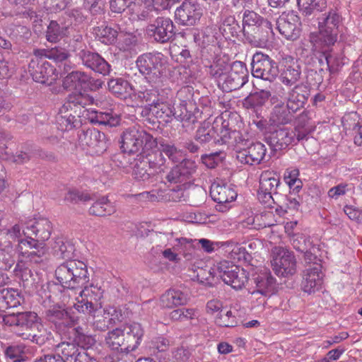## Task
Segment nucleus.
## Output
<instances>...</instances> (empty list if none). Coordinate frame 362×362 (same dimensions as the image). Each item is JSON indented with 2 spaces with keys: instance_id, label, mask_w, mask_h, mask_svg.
<instances>
[{
  "instance_id": "25",
  "label": "nucleus",
  "mask_w": 362,
  "mask_h": 362,
  "mask_svg": "<svg viewBox=\"0 0 362 362\" xmlns=\"http://www.w3.org/2000/svg\"><path fill=\"white\" fill-rule=\"evenodd\" d=\"M125 348L122 351L129 353L135 351L140 345L144 331L141 324L137 322L125 324L122 326Z\"/></svg>"
},
{
  "instance_id": "7",
  "label": "nucleus",
  "mask_w": 362,
  "mask_h": 362,
  "mask_svg": "<svg viewBox=\"0 0 362 362\" xmlns=\"http://www.w3.org/2000/svg\"><path fill=\"white\" fill-rule=\"evenodd\" d=\"M121 149L128 154L143 153L146 149L155 148L158 146L156 139L143 129L131 127L121 136Z\"/></svg>"
},
{
  "instance_id": "64",
  "label": "nucleus",
  "mask_w": 362,
  "mask_h": 362,
  "mask_svg": "<svg viewBox=\"0 0 362 362\" xmlns=\"http://www.w3.org/2000/svg\"><path fill=\"white\" fill-rule=\"evenodd\" d=\"M185 185H177L175 187L170 189L165 195V199L170 202H186V191L184 188Z\"/></svg>"
},
{
  "instance_id": "40",
  "label": "nucleus",
  "mask_w": 362,
  "mask_h": 362,
  "mask_svg": "<svg viewBox=\"0 0 362 362\" xmlns=\"http://www.w3.org/2000/svg\"><path fill=\"white\" fill-rule=\"evenodd\" d=\"M219 30L226 40H232L233 38H238L243 32V26L240 25L234 16H229L223 20Z\"/></svg>"
},
{
  "instance_id": "1",
  "label": "nucleus",
  "mask_w": 362,
  "mask_h": 362,
  "mask_svg": "<svg viewBox=\"0 0 362 362\" xmlns=\"http://www.w3.org/2000/svg\"><path fill=\"white\" fill-rule=\"evenodd\" d=\"M51 229V223L46 218H34L26 222L23 233L28 238L19 240L16 248L18 259L14 272L17 276H22V273L27 270L30 272L27 264L40 262L46 252L44 243H40L29 236L34 235L40 240L45 241L50 237Z\"/></svg>"
},
{
  "instance_id": "5",
  "label": "nucleus",
  "mask_w": 362,
  "mask_h": 362,
  "mask_svg": "<svg viewBox=\"0 0 362 362\" xmlns=\"http://www.w3.org/2000/svg\"><path fill=\"white\" fill-rule=\"evenodd\" d=\"M90 75L82 71L69 72V105H80L84 107L88 105H100V99L87 93Z\"/></svg>"
},
{
  "instance_id": "15",
  "label": "nucleus",
  "mask_w": 362,
  "mask_h": 362,
  "mask_svg": "<svg viewBox=\"0 0 362 362\" xmlns=\"http://www.w3.org/2000/svg\"><path fill=\"white\" fill-rule=\"evenodd\" d=\"M248 81V71L246 64L240 61H235L230 65L222 81V89L231 92L242 88Z\"/></svg>"
},
{
  "instance_id": "37",
  "label": "nucleus",
  "mask_w": 362,
  "mask_h": 362,
  "mask_svg": "<svg viewBox=\"0 0 362 362\" xmlns=\"http://www.w3.org/2000/svg\"><path fill=\"white\" fill-rule=\"evenodd\" d=\"M5 239L6 237L0 235V269H9L15 263V250L10 242Z\"/></svg>"
},
{
  "instance_id": "39",
  "label": "nucleus",
  "mask_w": 362,
  "mask_h": 362,
  "mask_svg": "<svg viewBox=\"0 0 362 362\" xmlns=\"http://www.w3.org/2000/svg\"><path fill=\"white\" fill-rule=\"evenodd\" d=\"M107 86L110 91L122 100H125L129 97L132 91V85L122 78L110 79Z\"/></svg>"
},
{
  "instance_id": "46",
  "label": "nucleus",
  "mask_w": 362,
  "mask_h": 362,
  "mask_svg": "<svg viewBox=\"0 0 362 362\" xmlns=\"http://www.w3.org/2000/svg\"><path fill=\"white\" fill-rule=\"evenodd\" d=\"M229 70V64L223 59H218L209 66H206V72L218 80V86H222L223 78Z\"/></svg>"
},
{
  "instance_id": "51",
  "label": "nucleus",
  "mask_w": 362,
  "mask_h": 362,
  "mask_svg": "<svg viewBox=\"0 0 362 362\" xmlns=\"http://www.w3.org/2000/svg\"><path fill=\"white\" fill-rule=\"evenodd\" d=\"M290 243L296 251L301 253L307 251L314 245L308 235L301 233L291 234L290 235Z\"/></svg>"
},
{
  "instance_id": "18",
  "label": "nucleus",
  "mask_w": 362,
  "mask_h": 362,
  "mask_svg": "<svg viewBox=\"0 0 362 362\" xmlns=\"http://www.w3.org/2000/svg\"><path fill=\"white\" fill-rule=\"evenodd\" d=\"M280 185V178L277 175L270 171L262 173L257 192L259 202L271 205L274 202L273 195L278 194V188Z\"/></svg>"
},
{
  "instance_id": "61",
  "label": "nucleus",
  "mask_w": 362,
  "mask_h": 362,
  "mask_svg": "<svg viewBox=\"0 0 362 362\" xmlns=\"http://www.w3.org/2000/svg\"><path fill=\"white\" fill-rule=\"evenodd\" d=\"M224 157L222 156L221 151L211 153L209 154H203L201 156L202 163L208 168L214 169L222 163Z\"/></svg>"
},
{
  "instance_id": "52",
  "label": "nucleus",
  "mask_w": 362,
  "mask_h": 362,
  "mask_svg": "<svg viewBox=\"0 0 362 362\" xmlns=\"http://www.w3.org/2000/svg\"><path fill=\"white\" fill-rule=\"evenodd\" d=\"M267 19L253 11L245 10L243 16V33H246L250 29L256 27V25L262 23L263 21Z\"/></svg>"
},
{
  "instance_id": "16",
  "label": "nucleus",
  "mask_w": 362,
  "mask_h": 362,
  "mask_svg": "<svg viewBox=\"0 0 362 362\" xmlns=\"http://www.w3.org/2000/svg\"><path fill=\"white\" fill-rule=\"evenodd\" d=\"M197 164L191 159H184L161 177L165 185H183L189 180L196 173Z\"/></svg>"
},
{
  "instance_id": "30",
  "label": "nucleus",
  "mask_w": 362,
  "mask_h": 362,
  "mask_svg": "<svg viewBox=\"0 0 362 362\" xmlns=\"http://www.w3.org/2000/svg\"><path fill=\"white\" fill-rule=\"evenodd\" d=\"M145 161H146L150 171L153 172L156 175H158L165 172L168 168L166 159L159 150L151 148L146 149L143 153H140Z\"/></svg>"
},
{
  "instance_id": "26",
  "label": "nucleus",
  "mask_w": 362,
  "mask_h": 362,
  "mask_svg": "<svg viewBox=\"0 0 362 362\" xmlns=\"http://www.w3.org/2000/svg\"><path fill=\"white\" fill-rule=\"evenodd\" d=\"M267 148L262 143L257 141L252 143L246 148L239 151L237 159L242 163L247 165H257L264 158Z\"/></svg>"
},
{
  "instance_id": "11",
  "label": "nucleus",
  "mask_w": 362,
  "mask_h": 362,
  "mask_svg": "<svg viewBox=\"0 0 362 362\" xmlns=\"http://www.w3.org/2000/svg\"><path fill=\"white\" fill-rule=\"evenodd\" d=\"M251 66L254 77L269 83L274 82L279 74L277 62L262 52H256L253 54Z\"/></svg>"
},
{
  "instance_id": "50",
  "label": "nucleus",
  "mask_w": 362,
  "mask_h": 362,
  "mask_svg": "<svg viewBox=\"0 0 362 362\" xmlns=\"http://www.w3.org/2000/svg\"><path fill=\"white\" fill-rule=\"evenodd\" d=\"M69 292L76 294V290L81 289L88 281L87 267L86 270H74L69 273Z\"/></svg>"
},
{
  "instance_id": "10",
  "label": "nucleus",
  "mask_w": 362,
  "mask_h": 362,
  "mask_svg": "<svg viewBox=\"0 0 362 362\" xmlns=\"http://www.w3.org/2000/svg\"><path fill=\"white\" fill-rule=\"evenodd\" d=\"M88 201H93L88 209L90 215L105 216L114 214L116 211L115 206L107 196L96 197L95 194L91 195L78 189L69 190V202L77 204L86 203Z\"/></svg>"
},
{
  "instance_id": "20",
  "label": "nucleus",
  "mask_w": 362,
  "mask_h": 362,
  "mask_svg": "<svg viewBox=\"0 0 362 362\" xmlns=\"http://www.w3.org/2000/svg\"><path fill=\"white\" fill-rule=\"evenodd\" d=\"M192 90L189 86L181 88L177 93V97L181 101L180 103L173 107V118L182 122L184 127H187L190 124H194L197 122L196 117L187 110V100H189L192 97Z\"/></svg>"
},
{
  "instance_id": "24",
  "label": "nucleus",
  "mask_w": 362,
  "mask_h": 362,
  "mask_svg": "<svg viewBox=\"0 0 362 362\" xmlns=\"http://www.w3.org/2000/svg\"><path fill=\"white\" fill-rule=\"evenodd\" d=\"M301 65L294 57L287 55L282 58L280 80L286 86H292L300 78Z\"/></svg>"
},
{
  "instance_id": "12",
  "label": "nucleus",
  "mask_w": 362,
  "mask_h": 362,
  "mask_svg": "<svg viewBox=\"0 0 362 362\" xmlns=\"http://www.w3.org/2000/svg\"><path fill=\"white\" fill-rule=\"evenodd\" d=\"M214 272L225 284L230 285L235 290L241 289L247 281L245 271L227 260L218 262L216 265V272Z\"/></svg>"
},
{
  "instance_id": "29",
  "label": "nucleus",
  "mask_w": 362,
  "mask_h": 362,
  "mask_svg": "<svg viewBox=\"0 0 362 362\" xmlns=\"http://www.w3.org/2000/svg\"><path fill=\"white\" fill-rule=\"evenodd\" d=\"M81 54V60L85 66L103 76L110 74V64L98 53L89 51Z\"/></svg>"
},
{
  "instance_id": "36",
  "label": "nucleus",
  "mask_w": 362,
  "mask_h": 362,
  "mask_svg": "<svg viewBox=\"0 0 362 362\" xmlns=\"http://www.w3.org/2000/svg\"><path fill=\"white\" fill-rule=\"evenodd\" d=\"M271 97V93L269 90H261L252 93L245 98L242 102L244 108L253 110L254 112H258V109L262 107L268 101Z\"/></svg>"
},
{
  "instance_id": "49",
  "label": "nucleus",
  "mask_w": 362,
  "mask_h": 362,
  "mask_svg": "<svg viewBox=\"0 0 362 362\" xmlns=\"http://www.w3.org/2000/svg\"><path fill=\"white\" fill-rule=\"evenodd\" d=\"M300 11L305 16H310L314 11H322L327 7L326 0H297Z\"/></svg>"
},
{
  "instance_id": "42",
  "label": "nucleus",
  "mask_w": 362,
  "mask_h": 362,
  "mask_svg": "<svg viewBox=\"0 0 362 362\" xmlns=\"http://www.w3.org/2000/svg\"><path fill=\"white\" fill-rule=\"evenodd\" d=\"M21 296L13 288L0 289V311L9 308H16L21 304Z\"/></svg>"
},
{
  "instance_id": "22",
  "label": "nucleus",
  "mask_w": 362,
  "mask_h": 362,
  "mask_svg": "<svg viewBox=\"0 0 362 362\" xmlns=\"http://www.w3.org/2000/svg\"><path fill=\"white\" fill-rule=\"evenodd\" d=\"M213 124L216 144H238L245 141L240 132L229 127L228 121H221V119L219 121L216 119Z\"/></svg>"
},
{
  "instance_id": "57",
  "label": "nucleus",
  "mask_w": 362,
  "mask_h": 362,
  "mask_svg": "<svg viewBox=\"0 0 362 362\" xmlns=\"http://www.w3.org/2000/svg\"><path fill=\"white\" fill-rule=\"evenodd\" d=\"M206 192L202 187H192L186 191V202L194 206H199L204 202Z\"/></svg>"
},
{
  "instance_id": "6",
  "label": "nucleus",
  "mask_w": 362,
  "mask_h": 362,
  "mask_svg": "<svg viewBox=\"0 0 362 362\" xmlns=\"http://www.w3.org/2000/svg\"><path fill=\"white\" fill-rule=\"evenodd\" d=\"M87 325H81L69 330V362H98L91 358L86 352V349L94 344L95 339L88 334Z\"/></svg>"
},
{
  "instance_id": "4",
  "label": "nucleus",
  "mask_w": 362,
  "mask_h": 362,
  "mask_svg": "<svg viewBox=\"0 0 362 362\" xmlns=\"http://www.w3.org/2000/svg\"><path fill=\"white\" fill-rule=\"evenodd\" d=\"M343 18L337 8H330L322 14L318 22V32L311 33L308 36L309 42L315 49L331 47L343 33Z\"/></svg>"
},
{
  "instance_id": "43",
  "label": "nucleus",
  "mask_w": 362,
  "mask_h": 362,
  "mask_svg": "<svg viewBox=\"0 0 362 362\" xmlns=\"http://www.w3.org/2000/svg\"><path fill=\"white\" fill-rule=\"evenodd\" d=\"M163 92L157 88H146L138 91L135 96L140 102L146 103L145 105L153 107L164 97Z\"/></svg>"
},
{
  "instance_id": "63",
  "label": "nucleus",
  "mask_w": 362,
  "mask_h": 362,
  "mask_svg": "<svg viewBox=\"0 0 362 362\" xmlns=\"http://www.w3.org/2000/svg\"><path fill=\"white\" fill-rule=\"evenodd\" d=\"M64 35V31L56 21H51L47 27L46 38L50 42H57Z\"/></svg>"
},
{
  "instance_id": "8",
  "label": "nucleus",
  "mask_w": 362,
  "mask_h": 362,
  "mask_svg": "<svg viewBox=\"0 0 362 362\" xmlns=\"http://www.w3.org/2000/svg\"><path fill=\"white\" fill-rule=\"evenodd\" d=\"M70 131L71 136H77V145L83 150L89 148L94 153L102 154L108 147L109 140L106 135L97 129L81 127L79 129L69 128Z\"/></svg>"
},
{
  "instance_id": "54",
  "label": "nucleus",
  "mask_w": 362,
  "mask_h": 362,
  "mask_svg": "<svg viewBox=\"0 0 362 362\" xmlns=\"http://www.w3.org/2000/svg\"><path fill=\"white\" fill-rule=\"evenodd\" d=\"M324 62V67L327 72H329V75L337 73L344 65L343 58L339 54L325 52Z\"/></svg>"
},
{
  "instance_id": "3",
  "label": "nucleus",
  "mask_w": 362,
  "mask_h": 362,
  "mask_svg": "<svg viewBox=\"0 0 362 362\" xmlns=\"http://www.w3.org/2000/svg\"><path fill=\"white\" fill-rule=\"evenodd\" d=\"M315 128L310 124L306 114H301L293 129L282 127L266 137V143L274 151L286 149L290 145H297L307 141Z\"/></svg>"
},
{
  "instance_id": "53",
  "label": "nucleus",
  "mask_w": 362,
  "mask_h": 362,
  "mask_svg": "<svg viewBox=\"0 0 362 362\" xmlns=\"http://www.w3.org/2000/svg\"><path fill=\"white\" fill-rule=\"evenodd\" d=\"M327 74V69L324 66L307 68L306 82L311 86L318 87L323 82L324 77Z\"/></svg>"
},
{
  "instance_id": "58",
  "label": "nucleus",
  "mask_w": 362,
  "mask_h": 362,
  "mask_svg": "<svg viewBox=\"0 0 362 362\" xmlns=\"http://www.w3.org/2000/svg\"><path fill=\"white\" fill-rule=\"evenodd\" d=\"M7 146H0V158L4 160H9L16 163H24L30 159L28 153L20 152L16 155L12 154L8 151Z\"/></svg>"
},
{
  "instance_id": "9",
  "label": "nucleus",
  "mask_w": 362,
  "mask_h": 362,
  "mask_svg": "<svg viewBox=\"0 0 362 362\" xmlns=\"http://www.w3.org/2000/svg\"><path fill=\"white\" fill-rule=\"evenodd\" d=\"M167 57L158 52H146L139 55L136 61L139 72L149 81H157L163 74Z\"/></svg>"
},
{
  "instance_id": "23",
  "label": "nucleus",
  "mask_w": 362,
  "mask_h": 362,
  "mask_svg": "<svg viewBox=\"0 0 362 362\" xmlns=\"http://www.w3.org/2000/svg\"><path fill=\"white\" fill-rule=\"evenodd\" d=\"M40 62L33 59L29 64V71L35 81L40 83L51 84L58 79L56 69L47 62Z\"/></svg>"
},
{
  "instance_id": "56",
  "label": "nucleus",
  "mask_w": 362,
  "mask_h": 362,
  "mask_svg": "<svg viewBox=\"0 0 362 362\" xmlns=\"http://www.w3.org/2000/svg\"><path fill=\"white\" fill-rule=\"evenodd\" d=\"M252 124H255L257 129L264 134V141H266V137L269 136L272 132L276 131L277 129H275L274 125L270 122V117L267 120L263 116H262L261 113L259 112H256L255 117L252 119Z\"/></svg>"
},
{
  "instance_id": "27",
  "label": "nucleus",
  "mask_w": 362,
  "mask_h": 362,
  "mask_svg": "<svg viewBox=\"0 0 362 362\" xmlns=\"http://www.w3.org/2000/svg\"><path fill=\"white\" fill-rule=\"evenodd\" d=\"M273 35L272 24L268 20L243 33L245 40L256 47L267 42Z\"/></svg>"
},
{
  "instance_id": "28",
  "label": "nucleus",
  "mask_w": 362,
  "mask_h": 362,
  "mask_svg": "<svg viewBox=\"0 0 362 362\" xmlns=\"http://www.w3.org/2000/svg\"><path fill=\"white\" fill-rule=\"evenodd\" d=\"M322 284V265L308 267L303 272L302 290L308 293L318 291Z\"/></svg>"
},
{
  "instance_id": "13",
  "label": "nucleus",
  "mask_w": 362,
  "mask_h": 362,
  "mask_svg": "<svg viewBox=\"0 0 362 362\" xmlns=\"http://www.w3.org/2000/svg\"><path fill=\"white\" fill-rule=\"evenodd\" d=\"M173 21L163 16L156 18L146 27L147 35L154 41L160 44L168 43L174 40L175 32Z\"/></svg>"
},
{
  "instance_id": "44",
  "label": "nucleus",
  "mask_w": 362,
  "mask_h": 362,
  "mask_svg": "<svg viewBox=\"0 0 362 362\" xmlns=\"http://www.w3.org/2000/svg\"><path fill=\"white\" fill-rule=\"evenodd\" d=\"M330 47H323L320 49H315L313 45H311V49L309 54L304 57V63L308 68H318L325 66V54L329 51Z\"/></svg>"
},
{
  "instance_id": "34",
  "label": "nucleus",
  "mask_w": 362,
  "mask_h": 362,
  "mask_svg": "<svg viewBox=\"0 0 362 362\" xmlns=\"http://www.w3.org/2000/svg\"><path fill=\"white\" fill-rule=\"evenodd\" d=\"M188 295L176 288H170L166 291L160 298V304L163 308H172L187 304Z\"/></svg>"
},
{
  "instance_id": "48",
  "label": "nucleus",
  "mask_w": 362,
  "mask_h": 362,
  "mask_svg": "<svg viewBox=\"0 0 362 362\" xmlns=\"http://www.w3.org/2000/svg\"><path fill=\"white\" fill-rule=\"evenodd\" d=\"M95 38L105 45H112L117 41V30L108 26H99L95 28Z\"/></svg>"
},
{
  "instance_id": "41",
  "label": "nucleus",
  "mask_w": 362,
  "mask_h": 362,
  "mask_svg": "<svg viewBox=\"0 0 362 362\" xmlns=\"http://www.w3.org/2000/svg\"><path fill=\"white\" fill-rule=\"evenodd\" d=\"M213 124H211L209 122H204L197 129L194 139L202 146L210 142L216 144V139Z\"/></svg>"
},
{
  "instance_id": "35",
  "label": "nucleus",
  "mask_w": 362,
  "mask_h": 362,
  "mask_svg": "<svg viewBox=\"0 0 362 362\" xmlns=\"http://www.w3.org/2000/svg\"><path fill=\"white\" fill-rule=\"evenodd\" d=\"M256 292L263 296H271L276 288V279L270 272H264L258 274L255 279Z\"/></svg>"
},
{
  "instance_id": "2",
  "label": "nucleus",
  "mask_w": 362,
  "mask_h": 362,
  "mask_svg": "<svg viewBox=\"0 0 362 362\" xmlns=\"http://www.w3.org/2000/svg\"><path fill=\"white\" fill-rule=\"evenodd\" d=\"M103 291L100 287L90 286L76 290V294L69 292V299L73 298V305L69 306V329L86 325V314L95 313L102 308L100 302Z\"/></svg>"
},
{
  "instance_id": "33",
  "label": "nucleus",
  "mask_w": 362,
  "mask_h": 362,
  "mask_svg": "<svg viewBox=\"0 0 362 362\" xmlns=\"http://www.w3.org/2000/svg\"><path fill=\"white\" fill-rule=\"evenodd\" d=\"M310 96V89L307 86L296 85L289 93L287 104L293 111L303 108Z\"/></svg>"
},
{
  "instance_id": "62",
  "label": "nucleus",
  "mask_w": 362,
  "mask_h": 362,
  "mask_svg": "<svg viewBox=\"0 0 362 362\" xmlns=\"http://www.w3.org/2000/svg\"><path fill=\"white\" fill-rule=\"evenodd\" d=\"M349 116L344 117L342 119V124L346 129L352 130L354 134V143L358 146L362 145V125L358 123L354 122L351 124L349 122Z\"/></svg>"
},
{
  "instance_id": "38",
  "label": "nucleus",
  "mask_w": 362,
  "mask_h": 362,
  "mask_svg": "<svg viewBox=\"0 0 362 362\" xmlns=\"http://www.w3.org/2000/svg\"><path fill=\"white\" fill-rule=\"evenodd\" d=\"M146 161L139 153L135 159V164L133 168V176L135 180L143 182H153L156 175L150 171Z\"/></svg>"
},
{
  "instance_id": "60",
  "label": "nucleus",
  "mask_w": 362,
  "mask_h": 362,
  "mask_svg": "<svg viewBox=\"0 0 362 362\" xmlns=\"http://www.w3.org/2000/svg\"><path fill=\"white\" fill-rule=\"evenodd\" d=\"M18 327L25 329L32 328L39 320L34 312L18 313Z\"/></svg>"
},
{
  "instance_id": "21",
  "label": "nucleus",
  "mask_w": 362,
  "mask_h": 362,
  "mask_svg": "<svg viewBox=\"0 0 362 362\" xmlns=\"http://www.w3.org/2000/svg\"><path fill=\"white\" fill-rule=\"evenodd\" d=\"M300 18L294 13L289 12L282 13L276 20V28L284 37L289 40H296L300 35Z\"/></svg>"
},
{
  "instance_id": "31",
  "label": "nucleus",
  "mask_w": 362,
  "mask_h": 362,
  "mask_svg": "<svg viewBox=\"0 0 362 362\" xmlns=\"http://www.w3.org/2000/svg\"><path fill=\"white\" fill-rule=\"evenodd\" d=\"M296 112V111H293L288 104L276 105L270 113V122L275 129H279L280 126L291 124Z\"/></svg>"
},
{
  "instance_id": "14",
  "label": "nucleus",
  "mask_w": 362,
  "mask_h": 362,
  "mask_svg": "<svg viewBox=\"0 0 362 362\" xmlns=\"http://www.w3.org/2000/svg\"><path fill=\"white\" fill-rule=\"evenodd\" d=\"M271 260L273 270L277 276H293L296 272V259L292 251L284 247H276Z\"/></svg>"
},
{
  "instance_id": "17",
  "label": "nucleus",
  "mask_w": 362,
  "mask_h": 362,
  "mask_svg": "<svg viewBox=\"0 0 362 362\" xmlns=\"http://www.w3.org/2000/svg\"><path fill=\"white\" fill-rule=\"evenodd\" d=\"M237 192L231 185L214 182L210 188V196L217 203L216 209L226 212L231 207L230 203L235 200Z\"/></svg>"
},
{
  "instance_id": "47",
  "label": "nucleus",
  "mask_w": 362,
  "mask_h": 362,
  "mask_svg": "<svg viewBox=\"0 0 362 362\" xmlns=\"http://www.w3.org/2000/svg\"><path fill=\"white\" fill-rule=\"evenodd\" d=\"M173 107L170 103L165 100V96L153 107V115L156 119H162L168 123L173 119Z\"/></svg>"
},
{
  "instance_id": "55",
  "label": "nucleus",
  "mask_w": 362,
  "mask_h": 362,
  "mask_svg": "<svg viewBox=\"0 0 362 362\" xmlns=\"http://www.w3.org/2000/svg\"><path fill=\"white\" fill-rule=\"evenodd\" d=\"M159 151L165 153L173 163H178L182 158V152L173 144L162 140L159 142Z\"/></svg>"
},
{
  "instance_id": "59",
  "label": "nucleus",
  "mask_w": 362,
  "mask_h": 362,
  "mask_svg": "<svg viewBox=\"0 0 362 362\" xmlns=\"http://www.w3.org/2000/svg\"><path fill=\"white\" fill-rule=\"evenodd\" d=\"M170 346V341L168 339L159 336L152 339L150 349L153 354H156L167 351Z\"/></svg>"
},
{
  "instance_id": "19",
  "label": "nucleus",
  "mask_w": 362,
  "mask_h": 362,
  "mask_svg": "<svg viewBox=\"0 0 362 362\" xmlns=\"http://www.w3.org/2000/svg\"><path fill=\"white\" fill-rule=\"evenodd\" d=\"M203 15V8L197 1H185L175 12L176 21L182 25L192 26L199 21Z\"/></svg>"
},
{
  "instance_id": "32",
  "label": "nucleus",
  "mask_w": 362,
  "mask_h": 362,
  "mask_svg": "<svg viewBox=\"0 0 362 362\" xmlns=\"http://www.w3.org/2000/svg\"><path fill=\"white\" fill-rule=\"evenodd\" d=\"M88 119L90 123L104 128L115 127L119 125L120 116L110 110L107 112L94 111L90 113Z\"/></svg>"
},
{
  "instance_id": "45",
  "label": "nucleus",
  "mask_w": 362,
  "mask_h": 362,
  "mask_svg": "<svg viewBox=\"0 0 362 362\" xmlns=\"http://www.w3.org/2000/svg\"><path fill=\"white\" fill-rule=\"evenodd\" d=\"M105 344L112 350H120L125 348L122 326L109 331L105 338Z\"/></svg>"
}]
</instances>
